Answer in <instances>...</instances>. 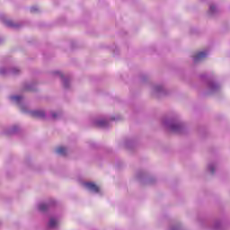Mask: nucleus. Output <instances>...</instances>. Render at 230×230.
<instances>
[{"label":"nucleus","instance_id":"nucleus-10","mask_svg":"<svg viewBox=\"0 0 230 230\" xmlns=\"http://www.w3.org/2000/svg\"><path fill=\"white\" fill-rule=\"evenodd\" d=\"M224 227L222 226V222L216 221L213 226V230H223Z\"/></svg>","mask_w":230,"mask_h":230},{"label":"nucleus","instance_id":"nucleus-12","mask_svg":"<svg viewBox=\"0 0 230 230\" xmlns=\"http://www.w3.org/2000/svg\"><path fill=\"white\" fill-rule=\"evenodd\" d=\"M96 127L103 128L107 127V122L106 120H99L95 123Z\"/></svg>","mask_w":230,"mask_h":230},{"label":"nucleus","instance_id":"nucleus-1","mask_svg":"<svg viewBox=\"0 0 230 230\" xmlns=\"http://www.w3.org/2000/svg\"><path fill=\"white\" fill-rule=\"evenodd\" d=\"M162 123L170 132H173L174 134H184L186 132V125L181 119H164Z\"/></svg>","mask_w":230,"mask_h":230},{"label":"nucleus","instance_id":"nucleus-7","mask_svg":"<svg viewBox=\"0 0 230 230\" xmlns=\"http://www.w3.org/2000/svg\"><path fill=\"white\" fill-rule=\"evenodd\" d=\"M90 191H93L94 193H100V187L93 182H87L84 184Z\"/></svg>","mask_w":230,"mask_h":230},{"label":"nucleus","instance_id":"nucleus-6","mask_svg":"<svg viewBox=\"0 0 230 230\" xmlns=\"http://www.w3.org/2000/svg\"><path fill=\"white\" fill-rule=\"evenodd\" d=\"M206 57H208V51L199 52L193 57V62H195V64H197L198 62H201V60H204Z\"/></svg>","mask_w":230,"mask_h":230},{"label":"nucleus","instance_id":"nucleus-5","mask_svg":"<svg viewBox=\"0 0 230 230\" xmlns=\"http://www.w3.org/2000/svg\"><path fill=\"white\" fill-rule=\"evenodd\" d=\"M219 13H220V9L218 8V6H217V4H211L209 5L208 15H210V17H215Z\"/></svg>","mask_w":230,"mask_h":230},{"label":"nucleus","instance_id":"nucleus-21","mask_svg":"<svg viewBox=\"0 0 230 230\" xmlns=\"http://www.w3.org/2000/svg\"><path fill=\"white\" fill-rule=\"evenodd\" d=\"M35 10H37V9H35V7H32V8L31 9V12H35Z\"/></svg>","mask_w":230,"mask_h":230},{"label":"nucleus","instance_id":"nucleus-20","mask_svg":"<svg viewBox=\"0 0 230 230\" xmlns=\"http://www.w3.org/2000/svg\"><path fill=\"white\" fill-rule=\"evenodd\" d=\"M52 118H57V113H53Z\"/></svg>","mask_w":230,"mask_h":230},{"label":"nucleus","instance_id":"nucleus-9","mask_svg":"<svg viewBox=\"0 0 230 230\" xmlns=\"http://www.w3.org/2000/svg\"><path fill=\"white\" fill-rule=\"evenodd\" d=\"M32 116L34 118H44L46 116V113H44V111H32Z\"/></svg>","mask_w":230,"mask_h":230},{"label":"nucleus","instance_id":"nucleus-18","mask_svg":"<svg viewBox=\"0 0 230 230\" xmlns=\"http://www.w3.org/2000/svg\"><path fill=\"white\" fill-rule=\"evenodd\" d=\"M12 100H14L16 102H19V100H21V96H13Z\"/></svg>","mask_w":230,"mask_h":230},{"label":"nucleus","instance_id":"nucleus-2","mask_svg":"<svg viewBox=\"0 0 230 230\" xmlns=\"http://www.w3.org/2000/svg\"><path fill=\"white\" fill-rule=\"evenodd\" d=\"M207 89L208 94H217V93H220L222 86L217 81L207 79Z\"/></svg>","mask_w":230,"mask_h":230},{"label":"nucleus","instance_id":"nucleus-16","mask_svg":"<svg viewBox=\"0 0 230 230\" xmlns=\"http://www.w3.org/2000/svg\"><path fill=\"white\" fill-rule=\"evenodd\" d=\"M169 230H181V225L172 226Z\"/></svg>","mask_w":230,"mask_h":230},{"label":"nucleus","instance_id":"nucleus-14","mask_svg":"<svg viewBox=\"0 0 230 230\" xmlns=\"http://www.w3.org/2000/svg\"><path fill=\"white\" fill-rule=\"evenodd\" d=\"M58 224V222H57L55 218H50L49 226L55 227Z\"/></svg>","mask_w":230,"mask_h":230},{"label":"nucleus","instance_id":"nucleus-15","mask_svg":"<svg viewBox=\"0 0 230 230\" xmlns=\"http://www.w3.org/2000/svg\"><path fill=\"white\" fill-rule=\"evenodd\" d=\"M39 209H40V211H46V209H48V205H46V204H40V205L39 206Z\"/></svg>","mask_w":230,"mask_h":230},{"label":"nucleus","instance_id":"nucleus-17","mask_svg":"<svg viewBox=\"0 0 230 230\" xmlns=\"http://www.w3.org/2000/svg\"><path fill=\"white\" fill-rule=\"evenodd\" d=\"M5 24H6V26H9L11 28L15 27V24H13V22H12V21L5 22Z\"/></svg>","mask_w":230,"mask_h":230},{"label":"nucleus","instance_id":"nucleus-13","mask_svg":"<svg viewBox=\"0 0 230 230\" xmlns=\"http://www.w3.org/2000/svg\"><path fill=\"white\" fill-rule=\"evenodd\" d=\"M126 148H133L134 147V142L132 140H127L125 142Z\"/></svg>","mask_w":230,"mask_h":230},{"label":"nucleus","instance_id":"nucleus-8","mask_svg":"<svg viewBox=\"0 0 230 230\" xmlns=\"http://www.w3.org/2000/svg\"><path fill=\"white\" fill-rule=\"evenodd\" d=\"M208 170L211 173V175H214L217 170V164H213V163L208 164Z\"/></svg>","mask_w":230,"mask_h":230},{"label":"nucleus","instance_id":"nucleus-3","mask_svg":"<svg viewBox=\"0 0 230 230\" xmlns=\"http://www.w3.org/2000/svg\"><path fill=\"white\" fill-rule=\"evenodd\" d=\"M136 179L140 181L143 184H155V178H146V172L145 171H138L136 173Z\"/></svg>","mask_w":230,"mask_h":230},{"label":"nucleus","instance_id":"nucleus-4","mask_svg":"<svg viewBox=\"0 0 230 230\" xmlns=\"http://www.w3.org/2000/svg\"><path fill=\"white\" fill-rule=\"evenodd\" d=\"M152 94L155 98H161V96H166V94H168V92L163 84H155L152 87Z\"/></svg>","mask_w":230,"mask_h":230},{"label":"nucleus","instance_id":"nucleus-19","mask_svg":"<svg viewBox=\"0 0 230 230\" xmlns=\"http://www.w3.org/2000/svg\"><path fill=\"white\" fill-rule=\"evenodd\" d=\"M146 78H148L146 75H142L141 76V80H142V82H145V80H146Z\"/></svg>","mask_w":230,"mask_h":230},{"label":"nucleus","instance_id":"nucleus-11","mask_svg":"<svg viewBox=\"0 0 230 230\" xmlns=\"http://www.w3.org/2000/svg\"><path fill=\"white\" fill-rule=\"evenodd\" d=\"M67 150L64 146H59L57 149V154H59L60 155H66Z\"/></svg>","mask_w":230,"mask_h":230},{"label":"nucleus","instance_id":"nucleus-22","mask_svg":"<svg viewBox=\"0 0 230 230\" xmlns=\"http://www.w3.org/2000/svg\"><path fill=\"white\" fill-rule=\"evenodd\" d=\"M201 78H206V75H201Z\"/></svg>","mask_w":230,"mask_h":230}]
</instances>
